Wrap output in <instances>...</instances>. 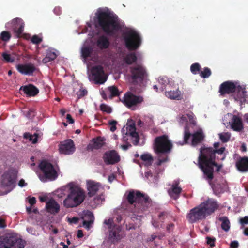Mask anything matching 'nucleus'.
<instances>
[{
    "label": "nucleus",
    "instance_id": "f8f14e48",
    "mask_svg": "<svg viewBox=\"0 0 248 248\" xmlns=\"http://www.w3.org/2000/svg\"><path fill=\"white\" fill-rule=\"evenodd\" d=\"M17 175V171L15 169H10L5 171L1 176V186L10 192L15 186Z\"/></svg>",
    "mask_w": 248,
    "mask_h": 248
},
{
    "label": "nucleus",
    "instance_id": "f03ea898",
    "mask_svg": "<svg viewBox=\"0 0 248 248\" xmlns=\"http://www.w3.org/2000/svg\"><path fill=\"white\" fill-rule=\"evenodd\" d=\"M219 207V204L215 200L208 198L199 205L190 209L186 215V218L190 223H194L206 219Z\"/></svg>",
    "mask_w": 248,
    "mask_h": 248
},
{
    "label": "nucleus",
    "instance_id": "ddd939ff",
    "mask_svg": "<svg viewBox=\"0 0 248 248\" xmlns=\"http://www.w3.org/2000/svg\"><path fill=\"white\" fill-rule=\"evenodd\" d=\"M236 91L241 93V96L244 97L245 95L244 88L240 85H237L232 81H226L220 85L219 92L221 95L233 93Z\"/></svg>",
    "mask_w": 248,
    "mask_h": 248
},
{
    "label": "nucleus",
    "instance_id": "774afa93",
    "mask_svg": "<svg viewBox=\"0 0 248 248\" xmlns=\"http://www.w3.org/2000/svg\"><path fill=\"white\" fill-rule=\"evenodd\" d=\"M151 223H152V225L154 227H155V228L159 227V223L157 221H156L155 219H152Z\"/></svg>",
    "mask_w": 248,
    "mask_h": 248
},
{
    "label": "nucleus",
    "instance_id": "ea45409f",
    "mask_svg": "<svg viewBox=\"0 0 248 248\" xmlns=\"http://www.w3.org/2000/svg\"><path fill=\"white\" fill-rule=\"evenodd\" d=\"M191 135L189 132V131L188 129L186 128L184 132V140L182 141H180L178 143L179 145H183L185 144H186L188 143V141L190 139Z\"/></svg>",
    "mask_w": 248,
    "mask_h": 248
},
{
    "label": "nucleus",
    "instance_id": "423d86ee",
    "mask_svg": "<svg viewBox=\"0 0 248 248\" xmlns=\"http://www.w3.org/2000/svg\"><path fill=\"white\" fill-rule=\"evenodd\" d=\"M129 78L134 85L142 83L148 77V73L145 66L141 64H135L129 67Z\"/></svg>",
    "mask_w": 248,
    "mask_h": 248
},
{
    "label": "nucleus",
    "instance_id": "a878e982",
    "mask_svg": "<svg viewBox=\"0 0 248 248\" xmlns=\"http://www.w3.org/2000/svg\"><path fill=\"white\" fill-rule=\"evenodd\" d=\"M237 169L241 172L248 171V157H240L236 162Z\"/></svg>",
    "mask_w": 248,
    "mask_h": 248
},
{
    "label": "nucleus",
    "instance_id": "39448f33",
    "mask_svg": "<svg viewBox=\"0 0 248 248\" xmlns=\"http://www.w3.org/2000/svg\"><path fill=\"white\" fill-rule=\"evenodd\" d=\"M199 165L206 178L210 181L214 178L213 167H217V172H218L222 167V165H218L215 162V159L207 158L206 156L199 157Z\"/></svg>",
    "mask_w": 248,
    "mask_h": 248
},
{
    "label": "nucleus",
    "instance_id": "bb28decb",
    "mask_svg": "<svg viewBox=\"0 0 248 248\" xmlns=\"http://www.w3.org/2000/svg\"><path fill=\"white\" fill-rule=\"evenodd\" d=\"M28 96H34L39 93L38 89L32 84L22 86L20 88Z\"/></svg>",
    "mask_w": 248,
    "mask_h": 248
},
{
    "label": "nucleus",
    "instance_id": "f3484780",
    "mask_svg": "<svg viewBox=\"0 0 248 248\" xmlns=\"http://www.w3.org/2000/svg\"><path fill=\"white\" fill-rule=\"evenodd\" d=\"M75 150V145L71 139L65 140L60 144L59 151L61 154L70 155L73 154Z\"/></svg>",
    "mask_w": 248,
    "mask_h": 248
},
{
    "label": "nucleus",
    "instance_id": "79ce46f5",
    "mask_svg": "<svg viewBox=\"0 0 248 248\" xmlns=\"http://www.w3.org/2000/svg\"><path fill=\"white\" fill-rule=\"evenodd\" d=\"M199 73L202 78H206L211 75V71L208 67H204L203 70L201 71Z\"/></svg>",
    "mask_w": 248,
    "mask_h": 248
},
{
    "label": "nucleus",
    "instance_id": "473e14b6",
    "mask_svg": "<svg viewBox=\"0 0 248 248\" xmlns=\"http://www.w3.org/2000/svg\"><path fill=\"white\" fill-rule=\"evenodd\" d=\"M165 94L166 96L170 99L177 100L181 99L180 91H179L178 90L166 92Z\"/></svg>",
    "mask_w": 248,
    "mask_h": 248
},
{
    "label": "nucleus",
    "instance_id": "6ab92c4d",
    "mask_svg": "<svg viewBox=\"0 0 248 248\" xmlns=\"http://www.w3.org/2000/svg\"><path fill=\"white\" fill-rule=\"evenodd\" d=\"M17 71L22 75L31 76L36 70L35 65L32 63L18 64L16 65Z\"/></svg>",
    "mask_w": 248,
    "mask_h": 248
},
{
    "label": "nucleus",
    "instance_id": "c85d7f7f",
    "mask_svg": "<svg viewBox=\"0 0 248 248\" xmlns=\"http://www.w3.org/2000/svg\"><path fill=\"white\" fill-rule=\"evenodd\" d=\"M178 183L173 184L170 188L168 190L169 195L173 199H176L182 191V188L177 186Z\"/></svg>",
    "mask_w": 248,
    "mask_h": 248
},
{
    "label": "nucleus",
    "instance_id": "680f3d73",
    "mask_svg": "<svg viewBox=\"0 0 248 248\" xmlns=\"http://www.w3.org/2000/svg\"><path fill=\"white\" fill-rule=\"evenodd\" d=\"M240 222L242 225L248 224V216H245L240 220Z\"/></svg>",
    "mask_w": 248,
    "mask_h": 248
},
{
    "label": "nucleus",
    "instance_id": "f704fd0d",
    "mask_svg": "<svg viewBox=\"0 0 248 248\" xmlns=\"http://www.w3.org/2000/svg\"><path fill=\"white\" fill-rule=\"evenodd\" d=\"M93 51V48L90 46L82 47L81 49V56L85 59L90 57Z\"/></svg>",
    "mask_w": 248,
    "mask_h": 248
},
{
    "label": "nucleus",
    "instance_id": "a211bd4d",
    "mask_svg": "<svg viewBox=\"0 0 248 248\" xmlns=\"http://www.w3.org/2000/svg\"><path fill=\"white\" fill-rule=\"evenodd\" d=\"M225 147H221L219 149H214L212 147L201 148L199 156H206L207 158L215 159V154H222L225 151Z\"/></svg>",
    "mask_w": 248,
    "mask_h": 248
},
{
    "label": "nucleus",
    "instance_id": "4be33fe9",
    "mask_svg": "<svg viewBox=\"0 0 248 248\" xmlns=\"http://www.w3.org/2000/svg\"><path fill=\"white\" fill-rule=\"evenodd\" d=\"M105 139L101 136L93 138L87 146V150L93 151V150H98L101 148L105 144Z\"/></svg>",
    "mask_w": 248,
    "mask_h": 248
},
{
    "label": "nucleus",
    "instance_id": "de8ad7c7",
    "mask_svg": "<svg viewBox=\"0 0 248 248\" xmlns=\"http://www.w3.org/2000/svg\"><path fill=\"white\" fill-rule=\"evenodd\" d=\"M158 82L162 85V90L163 91L166 85L168 83V79L167 77H161L158 78Z\"/></svg>",
    "mask_w": 248,
    "mask_h": 248
},
{
    "label": "nucleus",
    "instance_id": "1a4fd4ad",
    "mask_svg": "<svg viewBox=\"0 0 248 248\" xmlns=\"http://www.w3.org/2000/svg\"><path fill=\"white\" fill-rule=\"evenodd\" d=\"M39 168L42 172V174L39 175V178L41 181L54 180L58 177V175L54 166L47 161H42L39 165Z\"/></svg>",
    "mask_w": 248,
    "mask_h": 248
},
{
    "label": "nucleus",
    "instance_id": "9b49d317",
    "mask_svg": "<svg viewBox=\"0 0 248 248\" xmlns=\"http://www.w3.org/2000/svg\"><path fill=\"white\" fill-rule=\"evenodd\" d=\"M104 223L108 226L109 229L108 239L111 243H118L123 238L121 227L116 225L112 218L105 219Z\"/></svg>",
    "mask_w": 248,
    "mask_h": 248
},
{
    "label": "nucleus",
    "instance_id": "09e8293b",
    "mask_svg": "<svg viewBox=\"0 0 248 248\" xmlns=\"http://www.w3.org/2000/svg\"><path fill=\"white\" fill-rule=\"evenodd\" d=\"M100 108L101 111L106 112L107 113H110L112 112L111 108L108 106L102 104L100 105Z\"/></svg>",
    "mask_w": 248,
    "mask_h": 248
},
{
    "label": "nucleus",
    "instance_id": "6e6d98bb",
    "mask_svg": "<svg viewBox=\"0 0 248 248\" xmlns=\"http://www.w3.org/2000/svg\"><path fill=\"white\" fill-rule=\"evenodd\" d=\"M167 160L168 156L167 155L163 158H161V156H159L156 164L157 166H160L162 164V163L167 161Z\"/></svg>",
    "mask_w": 248,
    "mask_h": 248
},
{
    "label": "nucleus",
    "instance_id": "69168bd1",
    "mask_svg": "<svg viewBox=\"0 0 248 248\" xmlns=\"http://www.w3.org/2000/svg\"><path fill=\"white\" fill-rule=\"evenodd\" d=\"M36 199L34 197L30 198L29 200V202L30 203L31 206L34 205L36 203Z\"/></svg>",
    "mask_w": 248,
    "mask_h": 248
},
{
    "label": "nucleus",
    "instance_id": "5701e85b",
    "mask_svg": "<svg viewBox=\"0 0 248 248\" xmlns=\"http://www.w3.org/2000/svg\"><path fill=\"white\" fill-rule=\"evenodd\" d=\"M103 159L107 165L114 164L120 161V156L115 151L112 150L105 153Z\"/></svg>",
    "mask_w": 248,
    "mask_h": 248
},
{
    "label": "nucleus",
    "instance_id": "3c124183",
    "mask_svg": "<svg viewBox=\"0 0 248 248\" xmlns=\"http://www.w3.org/2000/svg\"><path fill=\"white\" fill-rule=\"evenodd\" d=\"M87 94V91L83 88L80 89V90L77 93L78 98H81Z\"/></svg>",
    "mask_w": 248,
    "mask_h": 248
},
{
    "label": "nucleus",
    "instance_id": "4468645a",
    "mask_svg": "<svg viewBox=\"0 0 248 248\" xmlns=\"http://www.w3.org/2000/svg\"><path fill=\"white\" fill-rule=\"evenodd\" d=\"M121 101L126 107L130 108L141 103L143 101V98L142 96L134 95L128 92L124 94Z\"/></svg>",
    "mask_w": 248,
    "mask_h": 248
},
{
    "label": "nucleus",
    "instance_id": "052dcab7",
    "mask_svg": "<svg viewBox=\"0 0 248 248\" xmlns=\"http://www.w3.org/2000/svg\"><path fill=\"white\" fill-rule=\"evenodd\" d=\"M175 227V225L173 223H170L167 225L166 227V230L168 232H170L171 231H173Z\"/></svg>",
    "mask_w": 248,
    "mask_h": 248
},
{
    "label": "nucleus",
    "instance_id": "e433bc0d",
    "mask_svg": "<svg viewBox=\"0 0 248 248\" xmlns=\"http://www.w3.org/2000/svg\"><path fill=\"white\" fill-rule=\"evenodd\" d=\"M23 137L25 139H29L32 143L35 144L38 141V134L34 133L31 135L29 132H26L24 134Z\"/></svg>",
    "mask_w": 248,
    "mask_h": 248
},
{
    "label": "nucleus",
    "instance_id": "6e6552de",
    "mask_svg": "<svg viewBox=\"0 0 248 248\" xmlns=\"http://www.w3.org/2000/svg\"><path fill=\"white\" fill-rule=\"evenodd\" d=\"M153 146L155 152L157 155L167 154L171 152L173 144L168 136L164 134L155 139Z\"/></svg>",
    "mask_w": 248,
    "mask_h": 248
},
{
    "label": "nucleus",
    "instance_id": "393cba45",
    "mask_svg": "<svg viewBox=\"0 0 248 248\" xmlns=\"http://www.w3.org/2000/svg\"><path fill=\"white\" fill-rule=\"evenodd\" d=\"M46 207L48 212L54 215L58 213L60 209V205L53 199L49 200L46 203Z\"/></svg>",
    "mask_w": 248,
    "mask_h": 248
},
{
    "label": "nucleus",
    "instance_id": "13d9d810",
    "mask_svg": "<svg viewBox=\"0 0 248 248\" xmlns=\"http://www.w3.org/2000/svg\"><path fill=\"white\" fill-rule=\"evenodd\" d=\"M186 116L188 117L190 122L191 123H193L194 121V115L193 113L192 112H190L188 113L187 114H186Z\"/></svg>",
    "mask_w": 248,
    "mask_h": 248
},
{
    "label": "nucleus",
    "instance_id": "aec40b11",
    "mask_svg": "<svg viewBox=\"0 0 248 248\" xmlns=\"http://www.w3.org/2000/svg\"><path fill=\"white\" fill-rule=\"evenodd\" d=\"M79 216L83 220V227L89 230L94 219L93 213L89 210H84Z\"/></svg>",
    "mask_w": 248,
    "mask_h": 248
},
{
    "label": "nucleus",
    "instance_id": "b1692460",
    "mask_svg": "<svg viewBox=\"0 0 248 248\" xmlns=\"http://www.w3.org/2000/svg\"><path fill=\"white\" fill-rule=\"evenodd\" d=\"M231 128L235 131L240 132L244 129L242 120L241 117L233 115L230 123Z\"/></svg>",
    "mask_w": 248,
    "mask_h": 248
},
{
    "label": "nucleus",
    "instance_id": "72a5a7b5",
    "mask_svg": "<svg viewBox=\"0 0 248 248\" xmlns=\"http://www.w3.org/2000/svg\"><path fill=\"white\" fill-rule=\"evenodd\" d=\"M219 220L221 221V227L222 230L228 232L230 229V222L228 217L226 216L220 217Z\"/></svg>",
    "mask_w": 248,
    "mask_h": 248
},
{
    "label": "nucleus",
    "instance_id": "2eb2a0df",
    "mask_svg": "<svg viewBox=\"0 0 248 248\" xmlns=\"http://www.w3.org/2000/svg\"><path fill=\"white\" fill-rule=\"evenodd\" d=\"M92 77L97 84H103L107 78L105 76L103 68L101 65L93 66L91 70Z\"/></svg>",
    "mask_w": 248,
    "mask_h": 248
},
{
    "label": "nucleus",
    "instance_id": "cd10ccee",
    "mask_svg": "<svg viewBox=\"0 0 248 248\" xmlns=\"http://www.w3.org/2000/svg\"><path fill=\"white\" fill-rule=\"evenodd\" d=\"M96 45L101 49H107L109 47L110 42L106 36L102 35L98 37L96 41Z\"/></svg>",
    "mask_w": 248,
    "mask_h": 248
},
{
    "label": "nucleus",
    "instance_id": "bf43d9fd",
    "mask_svg": "<svg viewBox=\"0 0 248 248\" xmlns=\"http://www.w3.org/2000/svg\"><path fill=\"white\" fill-rule=\"evenodd\" d=\"M26 116L29 119L32 118L34 116V112L33 109H30L27 112Z\"/></svg>",
    "mask_w": 248,
    "mask_h": 248
},
{
    "label": "nucleus",
    "instance_id": "a18cd8bd",
    "mask_svg": "<svg viewBox=\"0 0 248 248\" xmlns=\"http://www.w3.org/2000/svg\"><path fill=\"white\" fill-rule=\"evenodd\" d=\"M201 66L198 63H194L190 66V71L193 74H197L198 72L200 73Z\"/></svg>",
    "mask_w": 248,
    "mask_h": 248
},
{
    "label": "nucleus",
    "instance_id": "e2e57ef3",
    "mask_svg": "<svg viewBox=\"0 0 248 248\" xmlns=\"http://www.w3.org/2000/svg\"><path fill=\"white\" fill-rule=\"evenodd\" d=\"M66 119H67V122H68L69 124H73L74 122L72 116L69 114H67Z\"/></svg>",
    "mask_w": 248,
    "mask_h": 248
},
{
    "label": "nucleus",
    "instance_id": "20e7f679",
    "mask_svg": "<svg viewBox=\"0 0 248 248\" xmlns=\"http://www.w3.org/2000/svg\"><path fill=\"white\" fill-rule=\"evenodd\" d=\"M86 196L85 192L83 188L72 185L70 186L68 194L63 201V206L67 208L78 207L84 202Z\"/></svg>",
    "mask_w": 248,
    "mask_h": 248
},
{
    "label": "nucleus",
    "instance_id": "c756f323",
    "mask_svg": "<svg viewBox=\"0 0 248 248\" xmlns=\"http://www.w3.org/2000/svg\"><path fill=\"white\" fill-rule=\"evenodd\" d=\"M204 138V136L202 131H197L192 135V145L195 146L202 142Z\"/></svg>",
    "mask_w": 248,
    "mask_h": 248
},
{
    "label": "nucleus",
    "instance_id": "c9c22d12",
    "mask_svg": "<svg viewBox=\"0 0 248 248\" xmlns=\"http://www.w3.org/2000/svg\"><path fill=\"white\" fill-rule=\"evenodd\" d=\"M142 160L145 162V165L146 166H151L153 161V157L151 154H144L140 156Z\"/></svg>",
    "mask_w": 248,
    "mask_h": 248
},
{
    "label": "nucleus",
    "instance_id": "0eeeda50",
    "mask_svg": "<svg viewBox=\"0 0 248 248\" xmlns=\"http://www.w3.org/2000/svg\"><path fill=\"white\" fill-rule=\"evenodd\" d=\"M25 244L15 233H7L0 240V248H24Z\"/></svg>",
    "mask_w": 248,
    "mask_h": 248
},
{
    "label": "nucleus",
    "instance_id": "58836bf2",
    "mask_svg": "<svg viewBox=\"0 0 248 248\" xmlns=\"http://www.w3.org/2000/svg\"><path fill=\"white\" fill-rule=\"evenodd\" d=\"M158 217L162 222H164V220L167 218H172L173 220H175V218L170 215V213L168 211L160 212Z\"/></svg>",
    "mask_w": 248,
    "mask_h": 248
},
{
    "label": "nucleus",
    "instance_id": "f257e3e1",
    "mask_svg": "<svg viewBox=\"0 0 248 248\" xmlns=\"http://www.w3.org/2000/svg\"><path fill=\"white\" fill-rule=\"evenodd\" d=\"M124 26L123 23L113 12L104 11L96 14V27L108 36H116Z\"/></svg>",
    "mask_w": 248,
    "mask_h": 248
},
{
    "label": "nucleus",
    "instance_id": "a19ab883",
    "mask_svg": "<svg viewBox=\"0 0 248 248\" xmlns=\"http://www.w3.org/2000/svg\"><path fill=\"white\" fill-rule=\"evenodd\" d=\"M1 56L3 58V60L5 61L6 62L12 63L15 60V57L7 52H3L1 54Z\"/></svg>",
    "mask_w": 248,
    "mask_h": 248
},
{
    "label": "nucleus",
    "instance_id": "c03bdc74",
    "mask_svg": "<svg viewBox=\"0 0 248 248\" xmlns=\"http://www.w3.org/2000/svg\"><path fill=\"white\" fill-rule=\"evenodd\" d=\"M128 132H126V135H137V132L136 131V127L134 123L130 124L127 127Z\"/></svg>",
    "mask_w": 248,
    "mask_h": 248
},
{
    "label": "nucleus",
    "instance_id": "603ef678",
    "mask_svg": "<svg viewBox=\"0 0 248 248\" xmlns=\"http://www.w3.org/2000/svg\"><path fill=\"white\" fill-rule=\"evenodd\" d=\"M117 122L115 120H112L111 121H109L108 122V124L110 125H111V127L110 128V130L112 132H114L116 130V124Z\"/></svg>",
    "mask_w": 248,
    "mask_h": 248
},
{
    "label": "nucleus",
    "instance_id": "0e129e2a",
    "mask_svg": "<svg viewBox=\"0 0 248 248\" xmlns=\"http://www.w3.org/2000/svg\"><path fill=\"white\" fill-rule=\"evenodd\" d=\"M238 242L236 241H233L231 242L230 247L232 248H236L238 247Z\"/></svg>",
    "mask_w": 248,
    "mask_h": 248
},
{
    "label": "nucleus",
    "instance_id": "2f4dec72",
    "mask_svg": "<svg viewBox=\"0 0 248 248\" xmlns=\"http://www.w3.org/2000/svg\"><path fill=\"white\" fill-rule=\"evenodd\" d=\"M57 57L55 52L52 50H48L46 52V57L43 59L42 62L44 63H47L55 60Z\"/></svg>",
    "mask_w": 248,
    "mask_h": 248
},
{
    "label": "nucleus",
    "instance_id": "4c0bfd02",
    "mask_svg": "<svg viewBox=\"0 0 248 248\" xmlns=\"http://www.w3.org/2000/svg\"><path fill=\"white\" fill-rule=\"evenodd\" d=\"M108 90L110 93V99H112L114 97L118 96L120 95V93L116 86H109L108 87Z\"/></svg>",
    "mask_w": 248,
    "mask_h": 248
},
{
    "label": "nucleus",
    "instance_id": "338daca9",
    "mask_svg": "<svg viewBox=\"0 0 248 248\" xmlns=\"http://www.w3.org/2000/svg\"><path fill=\"white\" fill-rule=\"evenodd\" d=\"M27 185L24 179H22L19 181L18 185L21 187L25 186Z\"/></svg>",
    "mask_w": 248,
    "mask_h": 248
},
{
    "label": "nucleus",
    "instance_id": "7c9ffc66",
    "mask_svg": "<svg viewBox=\"0 0 248 248\" xmlns=\"http://www.w3.org/2000/svg\"><path fill=\"white\" fill-rule=\"evenodd\" d=\"M137 57L135 53H130L127 54L124 58V61L125 63L130 65L136 62Z\"/></svg>",
    "mask_w": 248,
    "mask_h": 248
},
{
    "label": "nucleus",
    "instance_id": "49530a36",
    "mask_svg": "<svg viewBox=\"0 0 248 248\" xmlns=\"http://www.w3.org/2000/svg\"><path fill=\"white\" fill-rule=\"evenodd\" d=\"M219 138L222 142H227L230 139V134L228 133H220Z\"/></svg>",
    "mask_w": 248,
    "mask_h": 248
},
{
    "label": "nucleus",
    "instance_id": "dca6fc26",
    "mask_svg": "<svg viewBox=\"0 0 248 248\" xmlns=\"http://www.w3.org/2000/svg\"><path fill=\"white\" fill-rule=\"evenodd\" d=\"M8 24L11 25L16 37L20 38L24 31V23L23 20L21 18L17 17L13 19Z\"/></svg>",
    "mask_w": 248,
    "mask_h": 248
},
{
    "label": "nucleus",
    "instance_id": "4d7b16f0",
    "mask_svg": "<svg viewBox=\"0 0 248 248\" xmlns=\"http://www.w3.org/2000/svg\"><path fill=\"white\" fill-rule=\"evenodd\" d=\"M79 219L77 217H73L71 218H68V221L70 223L77 224L78 222Z\"/></svg>",
    "mask_w": 248,
    "mask_h": 248
},
{
    "label": "nucleus",
    "instance_id": "412c9836",
    "mask_svg": "<svg viewBox=\"0 0 248 248\" xmlns=\"http://www.w3.org/2000/svg\"><path fill=\"white\" fill-rule=\"evenodd\" d=\"M101 185L99 182L93 180H88L86 182V188L88 191L87 196L89 198L94 196L98 192Z\"/></svg>",
    "mask_w": 248,
    "mask_h": 248
},
{
    "label": "nucleus",
    "instance_id": "5fc2aeb1",
    "mask_svg": "<svg viewBox=\"0 0 248 248\" xmlns=\"http://www.w3.org/2000/svg\"><path fill=\"white\" fill-rule=\"evenodd\" d=\"M207 244L209 245L211 248L214 247L215 246V242L216 241L215 238L207 237Z\"/></svg>",
    "mask_w": 248,
    "mask_h": 248
},
{
    "label": "nucleus",
    "instance_id": "37998d69",
    "mask_svg": "<svg viewBox=\"0 0 248 248\" xmlns=\"http://www.w3.org/2000/svg\"><path fill=\"white\" fill-rule=\"evenodd\" d=\"M11 38V34L8 31H3L0 33V39L4 42H8Z\"/></svg>",
    "mask_w": 248,
    "mask_h": 248
},
{
    "label": "nucleus",
    "instance_id": "7ed1b4c3",
    "mask_svg": "<svg viewBox=\"0 0 248 248\" xmlns=\"http://www.w3.org/2000/svg\"><path fill=\"white\" fill-rule=\"evenodd\" d=\"M126 199L130 205H134L133 213H140L147 210L151 205V200L148 196L140 191L131 190L127 192Z\"/></svg>",
    "mask_w": 248,
    "mask_h": 248
},
{
    "label": "nucleus",
    "instance_id": "8fccbe9b",
    "mask_svg": "<svg viewBox=\"0 0 248 248\" xmlns=\"http://www.w3.org/2000/svg\"><path fill=\"white\" fill-rule=\"evenodd\" d=\"M131 137V140L133 144L134 145H137L139 142L140 137L138 133H137V135H130V136Z\"/></svg>",
    "mask_w": 248,
    "mask_h": 248
},
{
    "label": "nucleus",
    "instance_id": "864d4df0",
    "mask_svg": "<svg viewBox=\"0 0 248 248\" xmlns=\"http://www.w3.org/2000/svg\"><path fill=\"white\" fill-rule=\"evenodd\" d=\"M32 43L35 44H38L42 42V39L37 35H33L31 39Z\"/></svg>",
    "mask_w": 248,
    "mask_h": 248
},
{
    "label": "nucleus",
    "instance_id": "9d476101",
    "mask_svg": "<svg viewBox=\"0 0 248 248\" xmlns=\"http://www.w3.org/2000/svg\"><path fill=\"white\" fill-rule=\"evenodd\" d=\"M123 38L125 46L129 50H135L141 45V37L139 34L133 30L124 33Z\"/></svg>",
    "mask_w": 248,
    "mask_h": 248
}]
</instances>
